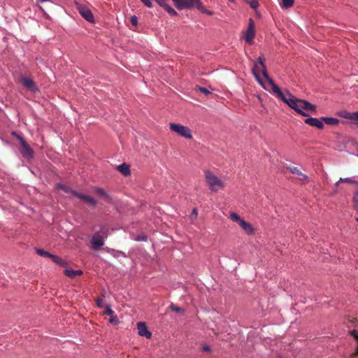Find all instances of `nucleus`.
I'll return each mask as SVG.
<instances>
[{
    "label": "nucleus",
    "mask_w": 358,
    "mask_h": 358,
    "mask_svg": "<svg viewBox=\"0 0 358 358\" xmlns=\"http://www.w3.org/2000/svg\"><path fill=\"white\" fill-rule=\"evenodd\" d=\"M258 62L259 64L255 63L254 67H252V73L259 83L263 84L259 76V70L261 69L266 80L271 87L272 92L277 97H279L282 101L287 103L291 108L296 111L298 114L302 115L303 117H309L310 112H317V106L314 105V103H311L307 100L295 97L294 95L290 94L289 92H287V94H285L284 92L281 91L277 84L270 78L264 63L265 58L264 56H259Z\"/></svg>",
    "instance_id": "f257e3e1"
},
{
    "label": "nucleus",
    "mask_w": 358,
    "mask_h": 358,
    "mask_svg": "<svg viewBox=\"0 0 358 358\" xmlns=\"http://www.w3.org/2000/svg\"><path fill=\"white\" fill-rule=\"evenodd\" d=\"M204 178L209 189L212 192H219L220 189H224L225 186L224 181L220 180V178H218L215 173L210 171V170L207 169L204 171Z\"/></svg>",
    "instance_id": "f03ea898"
},
{
    "label": "nucleus",
    "mask_w": 358,
    "mask_h": 358,
    "mask_svg": "<svg viewBox=\"0 0 358 358\" xmlns=\"http://www.w3.org/2000/svg\"><path fill=\"white\" fill-rule=\"evenodd\" d=\"M108 236L107 230L101 227L99 231H96L91 238V248L93 250H99L104 245V239Z\"/></svg>",
    "instance_id": "7ed1b4c3"
},
{
    "label": "nucleus",
    "mask_w": 358,
    "mask_h": 358,
    "mask_svg": "<svg viewBox=\"0 0 358 358\" xmlns=\"http://www.w3.org/2000/svg\"><path fill=\"white\" fill-rule=\"evenodd\" d=\"M13 136H16L17 139H19L20 142V151L22 155L27 159L32 158L34 156V150L30 147V145L24 141L21 136L18 135V134L15 132L12 133Z\"/></svg>",
    "instance_id": "20e7f679"
},
{
    "label": "nucleus",
    "mask_w": 358,
    "mask_h": 358,
    "mask_svg": "<svg viewBox=\"0 0 358 358\" xmlns=\"http://www.w3.org/2000/svg\"><path fill=\"white\" fill-rule=\"evenodd\" d=\"M169 127L171 131H175L178 136L187 139H192V138L191 130L189 128L184 127V125L178 124V123H170Z\"/></svg>",
    "instance_id": "39448f33"
},
{
    "label": "nucleus",
    "mask_w": 358,
    "mask_h": 358,
    "mask_svg": "<svg viewBox=\"0 0 358 358\" xmlns=\"http://www.w3.org/2000/svg\"><path fill=\"white\" fill-rule=\"evenodd\" d=\"M255 37V24L253 19H249L248 29L244 31V38L248 44H252Z\"/></svg>",
    "instance_id": "423d86ee"
},
{
    "label": "nucleus",
    "mask_w": 358,
    "mask_h": 358,
    "mask_svg": "<svg viewBox=\"0 0 358 358\" xmlns=\"http://www.w3.org/2000/svg\"><path fill=\"white\" fill-rule=\"evenodd\" d=\"M77 8L84 19L87 20L90 22H94V16L90 8H87V6L83 4L76 3Z\"/></svg>",
    "instance_id": "0eeeda50"
},
{
    "label": "nucleus",
    "mask_w": 358,
    "mask_h": 358,
    "mask_svg": "<svg viewBox=\"0 0 358 358\" xmlns=\"http://www.w3.org/2000/svg\"><path fill=\"white\" fill-rule=\"evenodd\" d=\"M138 334L140 336H143L150 339L152 336V333L148 331L145 322H138L137 324Z\"/></svg>",
    "instance_id": "6e6552de"
},
{
    "label": "nucleus",
    "mask_w": 358,
    "mask_h": 358,
    "mask_svg": "<svg viewBox=\"0 0 358 358\" xmlns=\"http://www.w3.org/2000/svg\"><path fill=\"white\" fill-rule=\"evenodd\" d=\"M73 196L78 198L80 200L85 201L90 204V206H96V202L94 197L89 196V195L80 194V192H73Z\"/></svg>",
    "instance_id": "1a4fd4ad"
},
{
    "label": "nucleus",
    "mask_w": 358,
    "mask_h": 358,
    "mask_svg": "<svg viewBox=\"0 0 358 358\" xmlns=\"http://www.w3.org/2000/svg\"><path fill=\"white\" fill-rule=\"evenodd\" d=\"M305 123L318 129L324 128L322 117L320 119H317V117H306Z\"/></svg>",
    "instance_id": "9d476101"
},
{
    "label": "nucleus",
    "mask_w": 358,
    "mask_h": 358,
    "mask_svg": "<svg viewBox=\"0 0 358 358\" xmlns=\"http://www.w3.org/2000/svg\"><path fill=\"white\" fill-rule=\"evenodd\" d=\"M340 117L346 118L347 120L358 121V110L355 112H349L347 110H342L339 113Z\"/></svg>",
    "instance_id": "9b49d317"
},
{
    "label": "nucleus",
    "mask_w": 358,
    "mask_h": 358,
    "mask_svg": "<svg viewBox=\"0 0 358 358\" xmlns=\"http://www.w3.org/2000/svg\"><path fill=\"white\" fill-rule=\"evenodd\" d=\"M240 227L247 234H253L255 232V229L252 227L251 223L245 222V220H241Z\"/></svg>",
    "instance_id": "f8f14e48"
},
{
    "label": "nucleus",
    "mask_w": 358,
    "mask_h": 358,
    "mask_svg": "<svg viewBox=\"0 0 358 358\" xmlns=\"http://www.w3.org/2000/svg\"><path fill=\"white\" fill-rule=\"evenodd\" d=\"M22 83L26 87L27 89L32 90L33 92H35V90H37L36 83H34L33 80L30 78L27 77H22Z\"/></svg>",
    "instance_id": "ddd939ff"
},
{
    "label": "nucleus",
    "mask_w": 358,
    "mask_h": 358,
    "mask_svg": "<svg viewBox=\"0 0 358 358\" xmlns=\"http://www.w3.org/2000/svg\"><path fill=\"white\" fill-rule=\"evenodd\" d=\"M116 169L124 176H129L131 173L129 164L125 163L120 164L116 167Z\"/></svg>",
    "instance_id": "4468645a"
},
{
    "label": "nucleus",
    "mask_w": 358,
    "mask_h": 358,
    "mask_svg": "<svg viewBox=\"0 0 358 358\" xmlns=\"http://www.w3.org/2000/svg\"><path fill=\"white\" fill-rule=\"evenodd\" d=\"M83 273L82 270H73V269H66L64 270V274L66 276L70 277L71 278H73L76 275H82Z\"/></svg>",
    "instance_id": "2eb2a0df"
},
{
    "label": "nucleus",
    "mask_w": 358,
    "mask_h": 358,
    "mask_svg": "<svg viewBox=\"0 0 358 358\" xmlns=\"http://www.w3.org/2000/svg\"><path fill=\"white\" fill-rule=\"evenodd\" d=\"M94 192L96 194L102 196L103 197H104L106 199V201H111L110 196H109V195L108 194L107 192H106V190L104 189L99 188V187H96L94 189Z\"/></svg>",
    "instance_id": "dca6fc26"
},
{
    "label": "nucleus",
    "mask_w": 358,
    "mask_h": 358,
    "mask_svg": "<svg viewBox=\"0 0 358 358\" xmlns=\"http://www.w3.org/2000/svg\"><path fill=\"white\" fill-rule=\"evenodd\" d=\"M288 170L289 172L292 173H296V175L298 176H302L303 178L305 180H307L308 179V176L306 174H303V173H302L301 171V170H299L298 169L297 166H292V167H288Z\"/></svg>",
    "instance_id": "f3484780"
},
{
    "label": "nucleus",
    "mask_w": 358,
    "mask_h": 358,
    "mask_svg": "<svg viewBox=\"0 0 358 358\" xmlns=\"http://www.w3.org/2000/svg\"><path fill=\"white\" fill-rule=\"evenodd\" d=\"M322 122L324 121L329 125H336L339 122L338 119H336V117H322Z\"/></svg>",
    "instance_id": "a211bd4d"
},
{
    "label": "nucleus",
    "mask_w": 358,
    "mask_h": 358,
    "mask_svg": "<svg viewBox=\"0 0 358 358\" xmlns=\"http://www.w3.org/2000/svg\"><path fill=\"white\" fill-rule=\"evenodd\" d=\"M341 182H344L345 183L348 184H358V181L353 180L351 178H340L339 180L336 182V186H338Z\"/></svg>",
    "instance_id": "6ab92c4d"
},
{
    "label": "nucleus",
    "mask_w": 358,
    "mask_h": 358,
    "mask_svg": "<svg viewBox=\"0 0 358 358\" xmlns=\"http://www.w3.org/2000/svg\"><path fill=\"white\" fill-rule=\"evenodd\" d=\"M58 189H62L64 192L71 193L73 195V192H75L74 189L70 188V187L64 185V184H57Z\"/></svg>",
    "instance_id": "aec40b11"
},
{
    "label": "nucleus",
    "mask_w": 358,
    "mask_h": 358,
    "mask_svg": "<svg viewBox=\"0 0 358 358\" xmlns=\"http://www.w3.org/2000/svg\"><path fill=\"white\" fill-rule=\"evenodd\" d=\"M109 322L111 323L113 325H117V324L120 323V320L117 315L115 314V312L113 310V314L110 315V317L109 318Z\"/></svg>",
    "instance_id": "412c9836"
},
{
    "label": "nucleus",
    "mask_w": 358,
    "mask_h": 358,
    "mask_svg": "<svg viewBox=\"0 0 358 358\" xmlns=\"http://www.w3.org/2000/svg\"><path fill=\"white\" fill-rule=\"evenodd\" d=\"M294 0H281L282 8H288L294 5Z\"/></svg>",
    "instance_id": "4be33fe9"
},
{
    "label": "nucleus",
    "mask_w": 358,
    "mask_h": 358,
    "mask_svg": "<svg viewBox=\"0 0 358 358\" xmlns=\"http://www.w3.org/2000/svg\"><path fill=\"white\" fill-rule=\"evenodd\" d=\"M185 8H192L199 2V0H184Z\"/></svg>",
    "instance_id": "5701e85b"
},
{
    "label": "nucleus",
    "mask_w": 358,
    "mask_h": 358,
    "mask_svg": "<svg viewBox=\"0 0 358 358\" xmlns=\"http://www.w3.org/2000/svg\"><path fill=\"white\" fill-rule=\"evenodd\" d=\"M174 3V6L178 9L186 8L184 0H172Z\"/></svg>",
    "instance_id": "b1692460"
},
{
    "label": "nucleus",
    "mask_w": 358,
    "mask_h": 358,
    "mask_svg": "<svg viewBox=\"0 0 358 358\" xmlns=\"http://www.w3.org/2000/svg\"><path fill=\"white\" fill-rule=\"evenodd\" d=\"M37 254L39 255V256L45 257H50L51 253L48 252V251L42 250V248H37L36 249Z\"/></svg>",
    "instance_id": "393cba45"
},
{
    "label": "nucleus",
    "mask_w": 358,
    "mask_h": 358,
    "mask_svg": "<svg viewBox=\"0 0 358 358\" xmlns=\"http://www.w3.org/2000/svg\"><path fill=\"white\" fill-rule=\"evenodd\" d=\"M229 217L231 220L236 221V222L238 223L239 225H241V220H242V219L238 214L235 213V212H233L231 214H230Z\"/></svg>",
    "instance_id": "a878e982"
},
{
    "label": "nucleus",
    "mask_w": 358,
    "mask_h": 358,
    "mask_svg": "<svg viewBox=\"0 0 358 358\" xmlns=\"http://www.w3.org/2000/svg\"><path fill=\"white\" fill-rule=\"evenodd\" d=\"M164 9L172 16H176L178 14L177 11L174 10L173 8L171 7V6L165 4Z\"/></svg>",
    "instance_id": "bb28decb"
},
{
    "label": "nucleus",
    "mask_w": 358,
    "mask_h": 358,
    "mask_svg": "<svg viewBox=\"0 0 358 358\" xmlns=\"http://www.w3.org/2000/svg\"><path fill=\"white\" fill-rule=\"evenodd\" d=\"M352 206L354 208L358 211V192H355V195L352 198Z\"/></svg>",
    "instance_id": "cd10ccee"
},
{
    "label": "nucleus",
    "mask_w": 358,
    "mask_h": 358,
    "mask_svg": "<svg viewBox=\"0 0 358 358\" xmlns=\"http://www.w3.org/2000/svg\"><path fill=\"white\" fill-rule=\"evenodd\" d=\"M169 308L172 311H175V312H178V313H181V314H183V313H184L183 309H182L181 308H179V306L173 305V303L171 304V306H169Z\"/></svg>",
    "instance_id": "c85d7f7f"
},
{
    "label": "nucleus",
    "mask_w": 358,
    "mask_h": 358,
    "mask_svg": "<svg viewBox=\"0 0 358 358\" xmlns=\"http://www.w3.org/2000/svg\"><path fill=\"white\" fill-rule=\"evenodd\" d=\"M147 239H148V237H147L146 234H139L138 236H136V238H135V240L138 241V242H141V241H146Z\"/></svg>",
    "instance_id": "c756f323"
},
{
    "label": "nucleus",
    "mask_w": 358,
    "mask_h": 358,
    "mask_svg": "<svg viewBox=\"0 0 358 358\" xmlns=\"http://www.w3.org/2000/svg\"><path fill=\"white\" fill-rule=\"evenodd\" d=\"M103 314L110 315V317H111V315H113V309H111L110 306H106Z\"/></svg>",
    "instance_id": "7c9ffc66"
},
{
    "label": "nucleus",
    "mask_w": 358,
    "mask_h": 358,
    "mask_svg": "<svg viewBox=\"0 0 358 358\" xmlns=\"http://www.w3.org/2000/svg\"><path fill=\"white\" fill-rule=\"evenodd\" d=\"M197 88L200 92L204 93V94H210V93H211V92L209 91L208 89L205 88V87L198 86Z\"/></svg>",
    "instance_id": "2f4dec72"
},
{
    "label": "nucleus",
    "mask_w": 358,
    "mask_h": 358,
    "mask_svg": "<svg viewBox=\"0 0 358 358\" xmlns=\"http://www.w3.org/2000/svg\"><path fill=\"white\" fill-rule=\"evenodd\" d=\"M50 258L54 262H55L57 264H59V263L60 262V258L59 256H57V255H54V254H52L51 253V256H50Z\"/></svg>",
    "instance_id": "473e14b6"
},
{
    "label": "nucleus",
    "mask_w": 358,
    "mask_h": 358,
    "mask_svg": "<svg viewBox=\"0 0 358 358\" xmlns=\"http://www.w3.org/2000/svg\"><path fill=\"white\" fill-rule=\"evenodd\" d=\"M350 334L355 340L358 341V332L356 330H352L350 331ZM357 353L358 354V347L357 348Z\"/></svg>",
    "instance_id": "72a5a7b5"
},
{
    "label": "nucleus",
    "mask_w": 358,
    "mask_h": 358,
    "mask_svg": "<svg viewBox=\"0 0 358 358\" xmlns=\"http://www.w3.org/2000/svg\"><path fill=\"white\" fill-rule=\"evenodd\" d=\"M249 4H250V7L252 8H257L258 7V6L259 5L257 0H252L249 3Z\"/></svg>",
    "instance_id": "f704fd0d"
},
{
    "label": "nucleus",
    "mask_w": 358,
    "mask_h": 358,
    "mask_svg": "<svg viewBox=\"0 0 358 358\" xmlns=\"http://www.w3.org/2000/svg\"><path fill=\"white\" fill-rule=\"evenodd\" d=\"M152 1V0H141V1L148 8H152V6H153Z\"/></svg>",
    "instance_id": "c9c22d12"
},
{
    "label": "nucleus",
    "mask_w": 358,
    "mask_h": 358,
    "mask_svg": "<svg viewBox=\"0 0 358 358\" xmlns=\"http://www.w3.org/2000/svg\"><path fill=\"white\" fill-rule=\"evenodd\" d=\"M131 23L134 26L138 25V19H137L136 16L134 15V16L131 17Z\"/></svg>",
    "instance_id": "e433bc0d"
},
{
    "label": "nucleus",
    "mask_w": 358,
    "mask_h": 358,
    "mask_svg": "<svg viewBox=\"0 0 358 358\" xmlns=\"http://www.w3.org/2000/svg\"><path fill=\"white\" fill-rule=\"evenodd\" d=\"M96 303L99 307H103V298H98L96 300Z\"/></svg>",
    "instance_id": "4c0bfd02"
},
{
    "label": "nucleus",
    "mask_w": 358,
    "mask_h": 358,
    "mask_svg": "<svg viewBox=\"0 0 358 358\" xmlns=\"http://www.w3.org/2000/svg\"><path fill=\"white\" fill-rule=\"evenodd\" d=\"M159 5L164 8L166 0H155Z\"/></svg>",
    "instance_id": "58836bf2"
},
{
    "label": "nucleus",
    "mask_w": 358,
    "mask_h": 358,
    "mask_svg": "<svg viewBox=\"0 0 358 358\" xmlns=\"http://www.w3.org/2000/svg\"><path fill=\"white\" fill-rule=\"evenodd\" d=\"M58 264L62 266V267H65V266H66L67 263H66V262L64 261L63 259L60 258V262H59Z\"/></svg>",
    "instance_id": "ea45409f"
},
{
    "label": "nucleus",
    "mask_w": 358,
    "mask_h": 358,
    "mask_svg": "<svg viewBox=\"0 0 358 358\" xmlns=\"http://www.w3.org/2000/svg\"><path fill=\"white\" fill-rule=\"evenodd\" d=\"M197 215H198V212H197L196 208H194L192 212V215H194L195 217H196Z\"/></svg>",
    "instance_id": "a19ab883"
},
{
    "label": "nucleus",
    "mask_w": 358,
    "mask_h": 358,
    "mask_svg": "<svg viewBox=\"0 0 358 358\" xmlns=\"http://www.w3.org/2000/svg\"><path fill=\"white\" fill-rule=\"evenodd\" d=\"M203 348V350H205V351L210 350V348L208 347V345H204V347Z\"/></svg>",
    "instance_id": "79ce46f5"
},
{
    "label": "nucleus",
    "mask_w": 358,
    "mask_h": 358,
    "mask_svg": "<svg viewBox=\"0 0 358 358\" xmlns=\"http://www.w3.org/2000/svg\"><path fill=\"white\" fill-rule=\"evenodd\" d=\"M38 2L43 3L46 2V1H52V0H37Z\"/></svg>",
    "instance_id": "37998d69"
},
{
    "label": "nucleus",
    "mask_w": 358,
    "mask_h": 358,
    "mask_svg": "<svg viewBox=\"0 0 358 358\" xmlns=\"http://www.w3.org/2000/svg\"><path fill=\"white\" fill-rule=\"evenodd\" d=\"M299 179H300L301 180H302V181H306L305 180H303V177H300V178H299Z\"/></svg>",
    "instance_id": "c03bdc74"
},
{
    "label": "nucleus",
    "mask_w": 358,
    "mask_h": 358,
    "mask_svg": "<svg viewBox=\"0 0 358 358\" xmlns=\"http://www.w3.org/2000/svg\"><path fill=\"white\" fill-rule=\"evenodd\" d=\"M356 220L358 222V217H356Z\"/></svg>",
    "instance_id": "a18cd8bd"
},
{
    "label": "nucleus",
    "mask_w": 358,
    "mask_h": 358,
    "mask_svg": "<svg viewBox=\"0 0 358 358\" xmlns=\"http://www.w3.org/2000/svg\"><path fill=\"white\" fill-rule=\"evenodd\" d=\"M357 126H358V122H357Z\"/></svg>",
    "instance_id": "49530a36"
},
{
    "label": "nucleus",
    "mask_w": 358,
    "mask_h": 358,
    "mask_svg": "<svg viewBox=\"0 0 358 358\" xmlns=\"http://www.w3.org/2000/svg\"><path fill=\"white\" fill-rule=\"evenodd\" d=\"M231 1H233V0H231Z\"/></svg>",
    "instance_id": "de8ad7c7"
}]
</instances>
